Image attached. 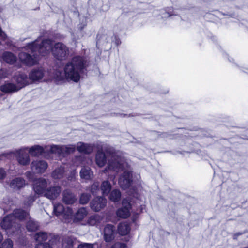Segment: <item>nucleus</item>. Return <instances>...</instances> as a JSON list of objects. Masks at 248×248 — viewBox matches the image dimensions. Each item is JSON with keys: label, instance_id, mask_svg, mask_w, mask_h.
I'll list each match as a JSON object with an SVG mask.
<instances>
[{"label": "nucleus", "instance_id": "nucleus-1", "mask_svg": "<svg viewBox=\"0 0 248 248\" xmlns=\"http://www.w3.org/2000/svg\"><path fill=\"white\" fill-rule=\"evenodd\" d=\"M89 62L83 57L75 56L67 62L64 67V72L57 70L54 73V78L57 81L63 80L78 82L79 81L82 74L87 71Z\"/></svg>", "mask_w": 248, "mask_h": 248}, {"label": "nucleus", "instance_id": "nucleus-2", "mask_svg": "<svg viewBox=\"0 0 248 248\" xmlns=\"http://www.w3.org/2000/svg\"><path fill=\"white\" fill-rule=\"evenodd\" d=\"M50 51L57 59L63 60L66 59L69 53L68 47L62 43H57L52 46V41L50 39H45L41 41L39 51L41 55L45 56Z\"/></svg>", "mask_w": 248, "mask_h": 248}, {"label": "nucleus", "instance_id": "nucleus-3", "mask_svg": "<svg viewBox=\"0 0 248 248\" xmlns=\"http://www.w3.org/2000/svg\"><path fill=\"white\" fill-rule=\"evenodd\" d=\"M105 151L107 154H109L111 158L108 160V165L105 171H107L108 169L118 172L128 167V163L123 154L119 151L116 152L113 148L108 147Z\"/></svg>", "mask_w": 248, "mask_h": 248}, {"label": "nucleus", "instance_id": "nucleus-4", "mask_svg": "<svg viewBox=\"0 0 248 248\" xmlns=\"http://www.w3.org/2000/svg\"><path fill=\"white\" fill-rule=\"evenodd\" d=\"M38 42L39 40L37 39L26 46V49L29 50L31 54L24 52H21L19 54V59L23 63L28 66H31L37 62L38 53L41 55L39 51V48L41 45V43L39 44Z\"/></svg>", "mask_w": 248, "mask_h": 248}, {"label": "nucleus", "instance_id": "nucleus-5", "mask_svg": "<svg viewBox=\"0 0 248 248\" xmlns=\"http://www.w3.org/2000/svg\"><path fill=\"white\" fill-rule=\"evenodd\" d=\"M0 226L9 235H14L20 232L21 226L13 215L9 214L4 217L0 222Z\"/></svg>", "mask_w": 248, "mask_h": 248}, {"label": "nucleus", "instance_id": "nucleus-6", "mask_svg": "<svg viewBox=\"0 0 248 248\" xmlns=\"http://www.w3.org/2000/svg\"><path fill=\"white\" fill-rule=\"evenodd\" d=\"M27 149L28 147H24L11 153L15 155L18 162L23 166H26L29 164L30 162L29 155L26 152Z\"/></svg>", "mask_w": 248, "mask_h": 248}, {"label": "nucleus", "instance_id": "nucleus-7", "mask_svg": "<svg viewBox=\"0 0 248 248\" xmlns=\"http://www.w3.org/2000/svg\"><path fill=\"white\" fill-rule=\"evenodd\" d=\"M50 184V181L44 178H40L34 182L33 188L35 193L44 195L48 186Z\"/></svg>", "mask_w": 248, "mask_h": 248}, {"label": "nucleus", "instance_id": "nucleus-8", "mask_svg": "<svg viewBox=\"0 0 248 248\" xmlns=\"http://www.w3.org/2000/svg\"><path fill=\"white\" fill-rule=\"evenodd\" d=\"M132 182V171L128 170L124 171L119 180V184L121 187L124 189H127L131 186Z\"/></svg>", "mask_w": 248, "mask_h": 248}, {"label": "nucleus", "instance_id": "nucleus-9", "mask_svg": "<svg viewBox=\"0 0 248 248\" xmlns=\"http://www.w3.org/2000/svg\"><path fill=\"white\" fill-rule=\"evenodd\" d=\"M48 167L47 163L42 160H35L31 162V168L32 172L35 174L44 173Z\"/></svg>", "mask_w": 248, "mask_h": 248}, {"label": "nucleus", "instance_id": "nucleus-10", "mask_svg": "<svg viewBox=\"0 0 248 248\" xmlns=\"http://www.w3.org/2000/svg\"><path fill=\"white\" fill-rule=\"evenodd\" d=\"M123 207L119 209L117 212L118 217L122 218H126L130 216V209L131 204L128 199H124L122 201Z\"/></svg>", "mask_w": 248, "mask_h": 248}, {"label": "nucleus", "instance_id": "nucleus-11", "mask_svg": "<svg viewBox=\"0 0 248 248\" xmlns=\"http://www.w3.org/2000/svg\"><path fill=\"white\" fill-rule=\"evenodd\" d=\"M107 203V200L102 197H97L93 199L91 203V209L95 212H98L104 208Z\"/></svg>", "mask_w": 248, "mask_h": 248}, {"label": "nucleus", "instance_id": "nucleus-12", "mask_svg": "<svg viewBox=\"0 0 248 248\" xmlns=\"http://www.w3.org/2000/svg\"><path fill=\"white\" fill-rule=\"evenodd\" d=\"M103 216L99 214H94L91 216L87 221V224L90 226L100 227L104 223Z\"/></svg>", "mask_w": 248, "mask_h": 248}, {"label": "nucleus", "instance_id": "nucleus-13", "mask_svg": "<svg viewBox=\"0 0 248 248\" xmlns=\"http://www.w3.org/2000/svg\"><path fill=\"white\" fill-rule=\"evenodd\" d=\"M61 192L60 186H54L47 188L44 194V196L48 199L53 200L59 196Z\"/></svg>", "mask_w": 248, "mask_h": 248}, {"label": "nucleus", "instance_id": "nucleus-14", "mask_svg": "<svg viewBox=\"0 0 248 248\" xmlns=\"http://www.w3.org/2000/svg\"><path fill=\"white\" fill-rule=\"evenodd\" d=\"M62 195V201L66 204H72L77 201L76 196L70 190L66 189L64 190Z\"/></svg>", "mask_w": 248, "mask_h": 248}, {"label": "nucleus", "instance_id": "nucleus-15", "mask_svg": "<svg viewBox=\"0 0 248 248\" xmlns=\"http://www.w3.org/2000/svg\"><path fill=\"white\" fill-rule=\"evenodd\" d=\"M114 238V230L113 226L107 224L104 229V239L106 242H110Z\"/></svg>", "mask_w": 248, "mask_h": 248}, {"label": "nucleus", "instance_id": "nucleus-16", "mask_svg": "<svg viewBox=\"0 0 248 248\" xmlns=\"http://www.w3.org/2000/svg\"><path fill=\"white\" fill-rule=\"evenodd\" d=\"M14 79L17 82L18 87L20 89L29 83V79L28 76L24 73H18L14 77Z\"/></svg>", "mask_w": 248, "mask_h": 248}, {"label": "nucleus", "instance_id": "nucleus-17", "mask_svg": "<svg viewBox=\"0 0 248 248\" xmlns=\"http://www.w3.org/2000/svg\"><path fill=\"white\" fill-rule=\"evenodd\" d=\"M0 90L4 93H12L18 91L20 87L14 83L6 82L0 86Z\"/></svg>", "mask_w": 248, "mask_h": 248}, {"label": "nucleus", "instance_id": "nucleus-18", "mask_svg": "<svg viewBox=\"0 0 248 248\" xmlns=\"http://www.w3.org/2000/svg\"><path fill=\"white\" fill-rule=\"evenodd\" d=\"M44 75V70L42 68L34 69L30 73L29 78L32 81H38L41 79Z\"/></svg>", "mask_w": 248, "mask_h": 248}, {"label": "nucleus", "instance_id": "nucleus-19", "mask_svg": "<svg viewBox=\"0 0 248 248\" xmlns=\"http://www.w3.org/2000/svg\"><path fill=\"white\" fill-rule=\"evenodd\" d=\"M77 244V240L73 236H66L62 239V246L63 248H73Z\"/></svg>", "mask_w": 248, "mask_h": 248}, {"label": "nucleus", "instance_id": "nucleus-20", "mask_svg": "<svg viewBox=\"0 0 248 248\" xmlns=\"http://www.w3.org/2000/svg\"><path fill=\"white\" fill-rule=\"evenodd\" d=\"M27 150L31 156H38L44 153L45 149L41 146L35 145L30 148L28 147Z\"/></svg>", "mask_w": 248, "mask_h": 248}, {"label": "nucleus", "instance_id": "nucleus-21", "mask_svg": "<svg viewBox=\"0 0 248 248\" xmlns=\"http://www.w3.org/2000/svg\"><path fill=\"white\" fill-rule=\"evenodd\" d=\"M26 185L25 181L20 177L13 179L10 183V187L15 189H19Z\"/></svg>", "mask_w": 248, "mask_h": 248}, {"label": "nucleus", "instance_id": "nucleus-22", "mask_svg": "<svg viewBox=\"0 0 248 248\" xmlns=\"http://www.w3.org/2000/svg\"><path fill=\"white\" fill-rule=\"evenodd\" d=\"M95 161L96 164L100 167L104 166L107 162L106 157L104 153L98 150L96 154Z\"/></svg>", "mask_w": 248, "mask_h": 248}, {"label": "nucleus", "instance_id": "nucleus-23", "mask_svg": "<svg viewBox=\"0 0 248 248\" xmlns=\"http://www.w3.org/2000/svg\"><path fill=\"white\" fill-rule=\"evenodd\" d=\"M77 150L81 153L90 154L93 151V147L90 144L78 142L77 146Z\"/></svg>", "mask_w": 248, "mask_h": 248}, {"label": "nucleus", "instance_id": "nucleus-24", "mask_svg": "<svg viewBox=\"0 0 248 248\" xmlns=\"http://www.w3.org/2000/svg\"><path fill=\"white\" fill-rule=\"evenodd\" d=\"M11 215H13L16 220L18 219L20 220L27 218L29 216L27 212L20 209H16L14 210L13 213Z\"/></svg>", "mask_w": 248, "mask_h": 248}, {"label": "nucleus", "instance_id": "nucleus-25", "mask_svg": "<svg viewBox=\"0 0 248 248\" xmlns=\"http://www.w3.org/2000/svg\"><path fill=\"white\" fill-rule=\"evenodd\" d=\"M80 176L82 179L90 180L93 177V172L89 167H84L80 171Z\"/></svg>", "mask_w": 248, "mask_h": 248}, {"label": "nucleus", "instance_id": "nucleus-26", "mask_svg": "<svg viewBox=\"0 0 248 248\" xmlns=\"http://www.w3.org/2000/svg\"><path fill=\"white\" fill-rule=\"evenodd\" d=\"M2 58L6 63L10 64H14L17 60L16 57L10 52H4L2 55Z\"/></svg>", "mask_w": 248, "mask_h": 248}, {"label": "nucleus", "instance_id": "nucleus-27", "mask_svg": "<svg viewBox=\"0 0 248 248\" xmlns=\"http://www.w3.org/2000/svg\"><path fill=\"white\" fill-rule=\"evenodd\" d=\"M130 230L129 224L126 222L120 223L118 227V231L121 235H125L128 234Z\"/></svg>", "mask_w": 248, "mask_h": 248}, {"label": "nucleus", "instance_id": "nucleus-28", "mask_svg": "<svg viewBox=\"0 0 248 248\" xmlns=\"http://www.w3.org/2000/svg\"><path fill=\"white\" fill-rule=\"evenodd\" d=\"M64 173L63 167H60L56 169L51 174V176L53 179H60L63 177Z\"/></svg>", "mask_w": 248, "mask_h": 248}, {"label": "nucleus", "instance_id": "nucleus-29", "mask_svg": "<svg viewBox=\"0 0 248 248\" xmlns=\"http://www.w3.org/2000/svg\"><path fill=\"white\" fill-rule=\"evenodd\" d=\"M100 188L104 195H108L111 189V186L108 181H104L102 183Z\"/></svg>", "mask_w": 248, "mask_h": 248}, {"label": "nucleus", "instance_id": "nucleus-30", "mask_svg": "<svg viewBox=\"0 0 248 248\" xmlns=\"http://www.w3.org/2000/svg\"><path fill=\"white\" fill-rule=\"evenodd\" d=\"M88 212L85 208H81L76 213L75 219L77 221L82 220L87 215Z\"/></svg>", "mask_w": 248, "mask_h": 248}, {"label": "nucleus", "instance_id": "nucleus-31", "mask_svg": "<svg viewBox=\"0 0 248 248\" xmlns=\"http://www.w3.org/2000/svg\"><path fill=\"white\" fill-rule=\"evenodd\" d=\"M26 228L29 231H35L39 228V224L33 219H30L26 224Z\"/></svg>", "mask_w": 248, "mask_h": 248}, {"label": "nucleus", "instance_id": "nucleus-32", "mask_svg": "<svg viewBox=\"0 0 248 248\" xmlns=\"http://www.w3.org/2000/svg\"><path fill=\"white\" fill-rule=\"evenodd\" d=\"M48 234L46 232H39L37 233L35 236V239L39 243H43V241H45L48 238Z\"/></svg>", "mask_w": 248, "mask_h": 248}, {"label": "nucleus", "instance_id": "nucleus-33", "mask_svg": "<svg viewBox=\"0 0 248 248\" xmlns=\"http://www.w3.org/2000/svg\"><path fill=\"white\" fill-rule=\"evenodd\" d=\"M50 151L58 155H63V146L52 145L50 146Z\"/></svg>", "mask_w": 248, "mask_h": 248}, {"label": "nucleus", "instance_id": "nucleus-34", "mask_svg": "<svg viewBox=\"0 0 248 248\" xmlns=\"http://www.w3.org/2000/svg\"><path fill=\"white\" fill-rule=\"evenodd\" d=\"M121 197V193L120 190L117 189L113 190L110 193L109 199L111 201L116 202L119 201Z\"/></svg>", "mask_w": 248, "mask_h": 248}, {"label": "nucleus", "instance_id": "nucleus-35", "mask_svg": "<svg viewBox=\"0 0 248 248\" xmlns=\"http://www.w3.org/2000/svg\"><path fill=\"white\" fill-rule=\"evenodd\" d=\"M161 16L162 18H167L170 17L172 16L176 15L173 13V11L171 8H167V9L162 11L161 13Z\"/></svg>", "mask_w": 248, "mask_h": 248}, {"label": "nucleus", "instance_id": "nucleus-36", "mask_svg": "<svg viewBox=\"0 0 248 248\" xmlns=\"http://www.w3.org/2000/svg\"><path fill=\"white\" fill-rule=\"evenodd\" d=\"M64 208L61 203H57L54 205L53 212L56 216H59L64 211Z\"/></svg>", "mask_w": 248, "mask_h": 248}, {"label": "nucleus", "instance_id": "nucleus-37", "mask_svg": "<svg viewBox=\"0 0 248 248\" xmlns=\"http://www.w3.org/2000/svg\"><path fill=\"white\" fill-rule=\"evenodd\" d=\"M36 198V195H31L26 198L24 201V205L27 207L31 206Z\"/></svg>", "mask_w": 248, "mask_h": 248}, {"label": "nucleus", "instance_id": "nucleus-38", "mask_svg": "<svg viewBox=\"0 0 248 248\" xmlns=\"http://www.w3.org/2000/svg\"><path fill=\"white\" fill-rule=\"evenodd\" d=\"M11 74V71L10 69H1L0 70V78L4 79L8 78Z\"/></svg>", "mask_w": 248, "mask_h": 248}, {"label": "nucleus", "instance_id": "nucleus-39", "mask_svg": "<svg viewBox=\"0 0 248 248\" xmlns=\"http://www.w3.org/2000/svg\"><path fill=\"white\" fill-rule=\"evenodd\" d=\"M63 149L64 155L65 154H69L74 153L76 150V147L75 146L72 145L66 146H63Z\"/></svg>", "mask_w": 248, "mask_h": 248}, {"label": "nucleus", "instance_id": "nucleus-40", "mask_svg": "<svg viewBox=\"0 0 248 248\" xmlns=\"http://www.w3.org/2000/svg\"><path fill=\"white\" fill-rule=\"evenodd\" d=\"M90 195L87 193H83L81 195L79 202L82 204L87 203L90 200Z\"/></svg>", "mask_w": 248, "mask_h": 248}, {"label": "nucleus", "instance_id": "nucleus-41", "mask_svg": "<svg viewBox=\"0 0 248 248\" xmlns=\"http://www.w3.org/2000/svg\"><path fill=\"white\" fill-rule=\"evenodd\" d=\"M13 243L10 239H6L0 246V248H13Z\"/></svg>", "mask_w": 248, "mask_h": 248}, {"label": "nucleus", "instance_id": "nucleus-42", "mask_svg": "<svg viewBox=\"0 0 248 248\" xmlns=\"http://www.w3.org/2000/svg\"><path fill=\"white\" fill-rule=\"evenodd\" d=\"M98 248V245L97 244H90V243H83L79 245L78 248Z\"/></svg>", "mask_w": 248, "mask_h": 248}, {"label": "nucleus", "instance_id": "nucleus-43", "mask_svg": "<svg viewBox=\"0 0 248 248\" xmlns=\"http://www.w3.org/2000/svg\"><path fill=\"white\" fill-rule=\"evenodd\" d=\"M99 185L98 183H94L91 186V192L93 195L96 194L97 191L99 190Z\"/></svg>", "mask_w": 248, "mask_h": 248}, {"label": "nucleus", "instance_id": "nucleus-44", "mask_svg": "<svg viewBox=\"0 0 248 248\" xmlns=\"http://www.w3.org/2000/svg\"><path fill=\"white\" fill-rule=\"evenodd\" d=\"M35 248H52L49 243H39Z\"/></svg>", "mask_w": 248, "mask_h": 248}, {"label": "nucleus", "instance_id": "nucleus-45", "mask_svg": "<svg viewBox=\"0 0 248 248\" xmlns=\"http://www.w3.org/2000/svg\"><path fill=\"white\" fill-rule=\"evenodd\" d=\"M111 248H126V245L123 243L117 242L115 243Z\"/></svg>", "mask_w": 248, "mask_h": 248}, {"label": "nucleus", "instance_id": "nucleus-46", "mask_svg": "<svg viewBox=\"0 0 248 248\" xmlns=\"http://www.w3.org/2000/svg\"><path fill=\"white\" fill-rule=\"evenodd\" d=\"M6 176V172L2 168H0V180H2Z\"/></svg>", "mask_w": 248, "mask_h": 248}, {"label": "nucleus", "instance_id": "nucleus-47", "mask_svg": "<svg viewBox=\"0 0 248 248\" xmlns=\"http://www.w3.org/2000/svg\"><path fill=\"white\" fill-rule=\"evenodd\" d=\"M33 172L31 171H27L26 172L25 175L30 180H33Z\"/></svg>", "mask_w": 248, "mask_h": 248}, {"label": "nucleus", "instance_id": "nucleus-48", "mask_svg": "<svg viewBox=\"0 0 248 248\" xmlns=\"http://www.w3.org/2000/svg\"><path fill=\"white\" fill-rule=\"evenodd\" d=\"M242 234V233H241V232H238V233H235V234L234 235V236H233V238H234V239H236V238H237L238 236H239V235H241Z\"/></svg>", "mask_w": 248, "mask_h": 248}, {"label": "nucleus", "instance_id": "nucleus-49", "mask_svg": "<svg viewBox=\"0 0 248 248\" xmlns=\"http://www.w3.org/2000/svg\"><path fill=\"white\" fill-rule=\"evenodd\" d=\"M75 179V178L73 175L69 177V178H68V180H69L70 181H74Z\"/></svg>", "mask_w": 248, "mask_h": 248}, {"label": "nucleus", "instance_id": "nucleus-50", "mask_svg": "<svg viewBox=\"0 0 248 248\" xmlns=\"http://www.w3.org/2000/svg\"><path fill=\"white\" fill-rule=\"evenodd\" d=\"M3 235L1 232H0V243L2 242L3 240Z\"/></svg>", "mask_w": 248, "mask_h": 248}, {"label": "nucleus", "instance_id": "nucleus-51", "mask_svg": "<svg viewBox=\"0 0 248 248\" xmlns=\"http://www.w3.org/2000/svg\"><path fill=\"white\" fill-rule=\"evenodd\" d=\"M168 134L167 133H164L162 134V137H167Z\"/></svg>", "mask_w": 248, "mask_h": 248}, {"label": "nucleus", "instance_id": "nucleus-52", "mask_svg": "<svg viewBox=\"0 0 248 248\" xmlns=\"http://www.w3.org/2000/svg\"><path fill=\"white\" fill-rule=\"evenodd\" d=\"M243 71L244 72H246L248 74V69H245V70H243Z\"/></svg>", "mask_w": 248, "mask_h": 248}, {"label": "nucleus", "instance_id": "nucleus-53", "mask_svg": "<svg viewBox=\"0 0 248 248\" xmlns=\"http://www.w3.org/2000/svg\"><path fill=\"white\" fill-rule=\"evenodd\" d=\"M116 43L117 45H118L120 43V41L119 40H117Z\"/></svg>", "mask_w": 248, "mask_h": 248}, {"label": "nucleus", "instance_id": "nucleus-54", "mask_svg": "<svg viewBox=\"0 0 248 248\" xmlns=\"http://www.w3.org/2000/svg\"><path fill=\"white\" fill-rule=\"evenodd\" d=\"M121 115H123L124 117L126 116V114H121Z\"/></svg>", "mask_w": 248, "mask_h": 248}]
</instances>
